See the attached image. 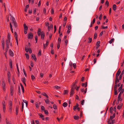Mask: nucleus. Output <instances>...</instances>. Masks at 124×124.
I'll list each match as a JSON object with an SVG mask.
<instances>
[{
  "instance_id": "obj_1",
  "label": "nucleus",
  "mask_w": 124,
  "mask_h": 124,
  "mask_svg": "<svg viewBox=\"0 0 124 124\" xmlns=\"http://www.w3.org/2000/svg\"><path fill=\"white\" fill-rule=\"evenodd\" d=\"M9 110L11 112L12 109V102L11 101H9Z\"/></svg>"
},
{
  "instance_id": "obj_2",
  "label": "nucleus",
  "mask_w": 124,
  "mask_h": 124,
  "mask_svg": "<svg viewBox=\"0 0 124 124\" xmlns=\"http://www.w3.org/2000/svg\"><path fill=\"white\" fill-rule=\"evenodd\" d=\"M33 37V35L32 33L31 32H30L28 35V38L29 39H32Z\"/></svg>"
},
{
  "instance_id": "obj_3",
  "label": "nucleus",
  "mask_w": 124,
  "mask_h": 124,
  "mask_svg": "<svg viewBox=\"0 0 124 124\" xmlns=\"http://www.w3.org/2000/svg\"><path fill=\"white\" fill-rule=\"evenodd\" d=\"M74 88H71V90H70V97H71L74 94Z\"/></svg>"
},
{
  "instance_id": "obj_4",
  "label": "nucleus",
  "mask_w": 124,
  "mask_h": 124,
  "mask_svg": "<svg viewBox=\"0 0 124 124\" xmlns=\"http://www.w3.org/2000/svg\"><path fill=\"white\" fill-rule=\"evenodd\" d=\"M8 79L9 83H10V72L8 71Z\"/></svg>"
},
{
  "instance_id": "obj_5",
  "label": "nucleus",
  "mask_w": 124,
  "mask_h": 124,
  "mask_svg": "<svg viewBox=\"0 0 124 124\" xmlns=\"http://www.w3.org/2000/svg\"><path fill=\"white\" fill-rule=\"evenodd\" d=\"M19 106L17 105L16 107V115H17L18 113V111L19 109Z\"/></svg>"
},
{
  "instance_id": "obj_6",
  "label": "nucleus",
  "mask_w": 124,
  "mask_h": 124,
  "mask_svg": "<svg viewBox=\"0 0 124 124\" xmlns=\"http://www.w3.org/2000/svg\"><path fill=\"white\" fill-rule=\"evenodd\" d=\"M38 115L39 116L40 118H42L43 120H45L44 117L41 113H39L38 114Z\"/></svg>"
},
{
  "instance_id": "obj_7",
  "label": "nucleus",
  "mask_w": 124,
  "mask_h": 124,
  "mask_svg": "<svg viewBox=\"0 0 124 124\" xmlns=\"http://www.w3.org/2000/svg\"><path fill=\"white\" fill-rule=\"evenodd\" d=\"M45 36V33L43 31L41 32V37L42 39H44Z\"/></svg>"
},
{
  "instance_id": "obj_8",
  "label": "nucleus",
  "mask_w": 124,
  "mask_h": 124,
  "mask_svg": "<svg viewBox=\"0 0 124 124\" xmlns=\"http://www.w3.org/2000/svg\"><path fill=\"white\" fill-rule=\"evenodd\" d=\"M10 92H11L10 94H11V95L12 96L13 95V88L12 87H10Z\"/></svg>"
},
{
  "instance_id": "obj_9",
  "label": "nucleus",
  "mask_w": 124,
  "mask_h": 124,
  "mask_svg": "<svg viewBox=\"0 0 124 124\" xmlns=\"http://www.w3.org/2000/svg\"><path fill=\"white\" fill-rule=\"evenodd\" d=\"M9 54L11 56H13L14 55L13 52L11 49L9 50Z\"/></svg>"
},
{
  "instance_id": "obj_10",
  "label": "nucleus",
  "mask_w": 124,
  "mask_h": 124,
  "mask_svg": "<svg viewBox=\"0 0 124 124\" xmlns=\"http://www.w3.org/2000/svg\"><path fill=\"white\" fill-rule=\"evenodd\" d=\"M31 58H33L34 60L36 61L37 60V58L36 57H35V55L33 54H31Z\"/></svg>"
},
{
  "instance_id": "obj_11",
  "label": "nucleus",
  "mask_w": 124,
  "mask_h": 124,
  "mask_svg": "<svg viewBox=\"0 0 124 124\" xmlns=\"http://www.w3.org/2000/svg\"><path fill=\"white\" fill-rule=\"evenodd\" d=\"M9 42L10 43V40L7 39L6 41V46H9Z\"/></svg>"
},
{
  "instance_id": "obj_12",
  "label": "nucleus",
  "mask_w": 124,
  "mask_h": 124,
  "mask_svg": "<svg viewBox=\"0 0 124 124\" xmlns=\"http://www.w3.org/2000/svg\"><path fill=\"white\" fill-rule=\"evenodd\" d=\"M11 20L12 23L16 21L15 19L13 17L11 16Z\"/></svg>"
},
{
  "instance_id": "obj_13",
  "label": "nucleus",
  "mask_w": 124,
  "mask_h": 124,
  "mask_svg": "<svg viewBox=\"0 0 124 124\" xmlns=\"http://www.w3.org/2000/svg\"><path fill=\"white\" fill-rule=\"evenodd\" d=\"M77 86L75 83H73L72 85L71 86V88H73L74 89L75 88V86Z\"/></svg>"
},
{
  "instance_id": "obj_14",
  "label": "nucleus",
  "mask_w": 124,
  "mask_h": 124,
  "mask_svg": "<svg viewBox=\"0 0 124 124\" xmlns=\"http://www.w3.org/2000/svg\"><path fill=\"white\" fill-rule=\"evenodd\" d=\"M9 65L10 68H12V60L10 59L9 60Z\"/></svg>"
},
{
  "instance_id": "obj_15",
  "label": "nucleus",
  "mask_w": 124,
  "mask_h": 124,
  "mask_svg": "<svg viewBox=\"0 0 124 124\" xmlns=\"http://www.w3.org/2000/svg\"><path fill=\"white\" fill-rule=\"evenodd\" d=\"M116 6L115 4H114L113 6V10L115 11L116 9Z\"/></svg>"
},
{
  "instance_id": "obj_16",
  "label": "nucleus",
  "mask_w": 124,
  "mask_h": 124,
  "mask_svg": "<svg viewBox=\"0 0 124 124\" xmlns=\"http://www.w3.org/2000/svg\"><path fill=\"white\" fill-rule=\"evenodd\" d=\"M20 85L21 87L22 90L23 92V93H24V87L22 84L20 83Z\"/></svg>"
},
{
  "instance_id": "obj_17",
  "label": "nucleus",
  "mask_w": 124,
  "mask_h": 124,
  "mask_svg": "<svg viewBox=\"0 0 124 124\" xmlns=\"http://www.w3.org/2000/svg\"><path fill=\"white\" fill-rule=\"evenodd\" d=\"M87 86V83L85 82V83H83L82 84V86H85V87H86Z\"/></svg>"
},
{
  "instance_id": "obj_18",
  "label": "nucleus",
  "mask_w": 124,
  "mask_h": 124,
  "mask_svg": "<svg viewBox=\"0 0 124 124\" xmlns=\"http://www.w3.org/2000/svg\"><path fill=\"white\" fill-rule=\"evenodd\" d=\"M41 94L44 95V96H46L47 98H48V95L46 94L45 93H42Z\"/></svg>"
},
{
  "instance_id": "obj_19",
  "label": "nucleus",
  "mask_w": 124,
  "mask_h": 124,
  "mask_svg": "<svg viewBox=\"0 0 124 124\" xmlns=\"http://www.w3.org/2000/svg\"><path fill=\"white\" fill-rule=\"evenodd\" d=\"M78 103H76L75 106L73 107V109L75 110L78 107Z\"/></svg>"
},
{
  "instance_id": "obj_20",
  "label": "nucleus",
  "mask_w": 124,
  "mask_h": 124,
  "mask_svg": "<svg viewBox=\"0 0 124 124\" xmlns=\"http://www.w3.org/2000/svg\"><path fill=\"white\" fill-rule=\"evenodd\" d=\"M23 26H24V29H28V28L26 24H25L24 23L23 24Z\"/></svg>"
},
{
  "instance_id": "obj_21",
  "label": "nucleus",
  "mask_w": 124,
  "mask_h": 124,
  "mask_svg": "<svg viewBox=\"0 0 124 124\" xmlns=\"http://www.w3.org/2000/svg\"><path fill=\"white\" fill-rule=\"evenodd\" d=\"M122 105L123 104H121L120 105H118L117 107V109L119 110L121 109Z\"/></svg>"
},
{
  "instance_id": "obj_22",
  "label": "nucleus",
  "mask_w": 124,
  "mask_h": 124,
  "mask_svg": "<svg viewBox=\"0 0 124 124\" xmlns=\"http://www.w3.org/2000/svg\"><path fill=\"white\" fill-rule=\"evenodd\" d=\"M67 105L68 104L66 102H65L64 103L62 104L63 106L64 107H66V106H67Z\"/></svg>"
},
{
  "instance_id": "obj_23",
  "label": "nucleus",
  "mask_w": 124,
  "mask_h": 124,
  "mask_svg": "<svg viewBox=\"0 0 124 124\" xmlns=\"http://www.w3.org/2000/svg\"><path fill=\"white\" fill-rule=\"evenodd\" d=\"M29 48V46H27L26 47H25V51L27 52L28 51Z\"/></svg>"
},
{
  "instance_id": "obj_24",
  "label": "nucleus",
  "mask_w": 124,
  "mask_h": 124,
  "mask_svg": "<svg viewBox=\"0 0 124 124\" xmlns=\"http://www.w3.org/2000/svg\"><path fill=\"white\" fill-rule=\"evenodd\" d=\"M29 5H27L26 6L25 8L24 11L25 12H26L27 10V8L29 7Z\"/></svg>"
},
{
  "instance_id": "obj_25",
  "label": "nucleus",
  "mask_w": 124,
  "mask_h": 124,
  "mask_svg": "<svg viewBox=\"0 0 124 124\" xmlns=\"http://www.w3.org/2000/svg\"><path fill=\"white\" fill-rule=\"evenodd\" d=\"M123 84H122L118 89V92H119L121 90H122V88L123 87Z\"/></svg>"
},
{
  "instance_id": "obj_26",
  "label": "nucleus",
  "mask_w": 124,
  "mask_h": 124,
  "mask_svg": "<svg viewBox=\"0 0 124 124\" xmlns=\"http://www.w3.org/2000/svg\"><path fill=\"white\" fill-rule=\"evenodd\" d=\"M121 73V71H120V69H118L117 71L116 74L119 75Z\"/></svg>"
},
{
  "instance_id": "obj_27",
  "label": "nucleus",
  "mask_w": 124,
  "mask_h": 124,
  "mask_svg": "<svg viewBox=\"0 0 124 124\" xmlns=\"http://www.w3.org/2000/svg\"><path fill=\"white\" fill-rule=\"evenodd\" d=\"M31 77L32 80V81H34L35 78V77L33 75H31Z\"/></svg>"
},
{
  "instance_id": "obj_28",
  "label": "nucleus",
  "mask_w": 124,
  "mask_h": 124,
  "mask_svg": "<svg viewBox=\"0 0 124 124\" xmlns=\"http://www.w3.org/2000/svg\"><path fill=\"white\" fill-rule=\"evenodd\" d=\"M45 100L46 103L47 104H49V101L48 99H47L46 100Z\"/></svg>"
},
{
  "instance_id": "obj_29",
  "label": "nucleus",
  "mask_w": 124,
  "mask_h": 124,
  "mask_svg": "<svg viewBox=\"0 0 124 124\" xmlns=\"http://www.w3.org/2000/svg\"><path fill=\"white\" fill-rule=\"evenodd\" d=\"M18 94L19 95H21V91L20 86H19L18 87Z\"/></svg>"
},
{
  "instance_id": "obj_30",
  "label": "nucleus",
  "mask_w": 124,
  "mask_h": 124,
  "mask_svg": "<svg viewBox=\"0 0 124 124\" xmlns=\"http://www.w3.org/2000/svg\"><path fill=\"white\" fill-rule=\"evenodd\" d=\"M26 79L25 77H24L23 78H22V81L23 83H25V81L26 80Z\"/></svg>"
},
{
  "instance_id": "obj_31",
  "label": "nucleus",
  "mask_w": 124,
  "mask_h": 124,
  "mask_svg": "<svg viewBox=\"0 0 124 124\" xmlns=\"http://www.w3.org/2000/svg\"><path fill=\"white\" fill-rule=\"evenodd\" d=\"M114 40V38H112L109 41V43L110 44H111Z\"/></svg>"
},
{
  "instance_id": "obj_32",
  "label": "nucleus",
  "mask_w": 124,
  "mask_h": 124,
  "mask_svg": "<svg viewBox=\"0 0 124 124\" xmlns=\"http://www.w3.org/2000/svg\"><path fill=\"white\" fill-rule=\"evenodd\" d=\"M74 119L75 120L78 119L79 118V116H74Z\"/></svg>"
},
{
  "instance_id": "obj_33",
  "label": "nucleus",
  "mask_w": 124,
  "mask_h": 124,
  "mask_svg": "<svg viewBox=\"0 0 124 124\" xmlns=\"http://www.w3.org/2000/svg\"><path fill=\"white\" fill-rule=\"evenodd\" d=\"M25 55L26 56L27 59H29V55L27 53H25Z\"/></svg>"
},
{
  "instance_id": "obj_34",
  "label": "nucleus",
  "mask_w": 124,
  "mask_h": 124,
  "mask_svg": "<svg viewBox=\"0 0 124 124\" xmlns=\"http://www.w3.org/2000/svg\"><path fill=\"white\" fill-rule=\"evenodd\" d=\"M12 23L14 25V26L15 27V28L17 26V24L16 21H15L13 23Z\"/></svg>"
},
{
  "instance_id": "obj_35",
  "label": "nucleus",
  "mask_w": 124,
  "mask_h": 124,
  "mask_svg": "<svg viewBox=\"0 0 124 124\" xmlns=\"http://www.w3.org/2000/svg\"><path fill=\"white\" fill-rule=\"evenodd\" d=\"M97 34L96 33H95L94 35V39H96L97 38Z\"/></svg>"
},
{
  "instance_id": "obj_36",
  "label": "nucleus",
  "mask_w": 124,
  "mask_h": 124,
  "mask_svg": "<svg viewBox=\"0 0 124 124\" xmlns=\"http://www.w3.org/2000/svg\"><path fill=\"white\" fill-rule=\"evenodd\" d=\"M44 113L45 114H46V115H48V111L47 110H45L44 111Z\"/></svg>"
},
{
  "instance_id": "obj_37",
  "label": "nucleus",
  "mask_w": 124,
  "mask_h": 124,
  "mask_svg": "<svg viewBox=\"0 0 124 124\" xmlns=\"http://www.w3.org/2000/svg\"><path fill=\"white\" fill-rule=\"evenodd\" d=\"M68 91L67 90H64V94H67Z\"/></svg>"
},
{
  "instance_id": "obj_38",
  "label": "nucleus",
  "mask_w": 124,
  "mask_h": 124,
  "mask_svg": "<svg viewBox=\"0 0 124 124\" xmlns=\"http://www.w3.org/2000/svg\"><path fill=\"white\" fill-rule=\"evenodd\" d=\"M89 41H88V43H91V42L92 41V38H88Z\"/></svg>"
},
{
  "instance_id": "obj_39",
  "label": "nucleus",
  "mask_w": 124,
  "mask_h": 124,
  "mask_svg": "<svg viewBox=\"0 0 124 124\" xmlns=\"http://www.w3.org/2000/svg\"><path fill=\"white\" fill-rule=\"evenodd\" d=\"M53 108L55 109H57V107L56 105L55 104H54L53 105Z\"/></svg>"
},
{
  "instance_id": "obj_40",
  "label": "nucleus",
  "mask_w": 124,
  "mask_h": 124,
  "mask_svg": "<svg viewBox=\"0 0 124 124\" xmlns=\"http://www.w3.org/2000/svg\"><path fill=\"white\" fill-rule=\"evenodd\" d=\"M45 109L44 107V106H41V109L42 111H44L45 110Z\"/></svg>"
},
{
  "instance_id": "obj_41",
  "label": "nucleus",
  "mask_w": 124,
  "mask_h": 124,
  "mask_svg": "<svg viewBox=\"0 0 124 124\" xmlns=\"http://www.w3.org/2000/svg\"><path fill=\"white\" fill-rule=\"evenodd\" d=\"M113 108L112 107H111L110 108V113H112L113 112Z\"/></svg>"
},
{
  "instance_id": "obj_42",
  "label": "nucleus",
  "mask_w": 124,
  "mask_h": 124,
  "mask_svg": "<svg viewBox=\"0 0 124 124\" xmlns=\"http://www.w3.org/2000/svg\"><path fill=\"white\" fill-rule=\"evenodd\" d=\"M2 87H4V86H5V83L4 81H3L2 82Z\"/></svg>"
},
{
  "instance_id": "obj_43",
  "label": "nucleus",
  "mask_w": 124,
  "mask_h": 124,
  "mask_svg": "<svg viewBox=\"0 0 124 124\" xmlns=\"http://www.w3.org/2000/svg\"><path fill=\"white\" fill-rule=\"evenodd\" d=\"M12 80L14 84H15L16 82L15 79L14 77H13Z\"/></svg>"
},
{
  "instance_id": "obj_44",
  "label": "nucleus",
  "mask_w": 124,
  "mask_h": 124,
  "mask_svg": "<svg viewBox=\"0 0 124 124\" xmlns=\"http://www.w3.org/2000/svg\"><path fill=\"white\" fill-rule=\"evenodd\" d=\"M100 41H97L96 42V45L97 46L98 45L99 46V47L100 46V45H99V44H100Z\"/></svg>"
},
{
  "instance_id": "obj_45",
  "label": "nucleus",
  "mask_w": 124,
  "mask_h": 124,
  "mask_svg": "<svg viewBox=\"0 0 124 124\" xmlns=\"http://www.w3.org/2000/svg\"><path fill=\"white\" fill-rule=\"evenodd\" d=\"M79 86L78 87L77 86H76L75 88H74L76 89L77 91H78V90L79 88Z\"/></svg>"
},
{
  "instance_id": "obj_46",
  "label": "nucleus",
  "mask_w": 124,
  "mask_h": 124,
  "mask_svg": "<svg viewBox=\"0 0 124 124\" xmlns=\"http://www.w3.org/2000/svg\"><path fill=\"white\" fill-rule=\"evenodd\" d=\"M105 4L107 5V7L109 6V2L107 0Z\"/></svg>"
},
{
  "instance_id": "obj_47",
  "label": "nucleus",
  "mask_w": 124,
  "mask_h": 124,
  "mask_svg": "<svg viewBox=\"0 0 124 124\" xmlns=\"http://www.w3.org/2000/svg\"><path fill=\"white\" fill-rule=\"evenodd\" d=\"M101 27H102L103 29H107L108 28V26H106L105 27L104 26H103L102 25L101 26Z\"/></svg>"
},
{
  "instance_id": "obj_48",
  "label": "nucleus",
  "mask_w": 124,
  "mask_h": 124,
  "mask_svg": "<svg viewBox=\"0 0 124 124\" xmlns=\"http://www.w3.org/2000/svg\"><path fill=\"white\" fill-rule=\"evenodd\" d=\"M58 43H60L61 42V39L59 37L58 38Z\"/></svg>"
},
{
  "instance_id": "obj_49",
  "label": "nucleus",
  "mask_w": 124,
  "mask_h": 124,
  "mask_svg": "<svg viewBox=\"0 0 124 124\" xmlns=\"http://www.w3.org/2000/svg\"><path fill=\"white\" fill-rule=\"evenodd\" d=\"M85 102V100H83L81 101V104L82 105H83L84 104V103Z\"/></svg>"
},
{
  "instance_id": "obj_50",
  "label": "nucleus",
  "mask_w": 124,
  "mask_h": 124,
  "mask_svg": "<svg viewBox=\"0 0 124 124\" xmlns=\"http://www.w3.org/2000/svg\"><path fill=\"white\" fill-rule=\"evenodd\" d=\"M35 38L36 40V43H37L38 41V37L37 36H36L35 37Z\"/></svg>"
},
{
  "instance_id": "obj_51",
  "label": "nucleus",
  "mask_w": 124,
  "mask_h": 124,
  "mask_svg": "<svg viewBox=\"0 0 124 124\" xmlns=\"http://www.w3.org/2000/svg\"><path fill=\"white\" fill-rule=\"evenodd\" d=\"M28 51L31 54L32 53V51L31 50V49L30 48H29L28 49Z\"/></svg>"
},
{
  "instance_id": "obj_52",
  "label": "nucleus",
  "mask_w": 124,
  "mask_h": 124,
  "mask_svg": "<svg viewBox=\"0 0 124 124\" xmlns=\"http://www.w3.org/2000/svg\"><path fill=\"white\" fill-rule=\"evenodd\" d=\"M60 43H58L57 46V48L58 49H59L60 47Z\"/></svg>"
},
{
  "instance_id": "obj_53",
  "label": "nucleus",
  "mask_w": 124,
  "mask_h": 124,
  "mask_svg": "<svg viewBox=\"0 0 124 124\" xmlns=\"http://www.w3.org/2000/svg\"><path fill=\"white\" fill-rule=\"evenodd\" d=\"M73 67H74V69H76V63H73Z\"/></svg>"
},
{
  "instance_id": "obj_54",
  "label": "nucleus",
  "mask_w": 124,
  "mask_h": 124,
  "mask_svg": "<svg viewBox=\"0 0 124 124\" xmlns=\"http://www.w3.org/2000/svg\"><path fill=\"white\" fill-rule=\"evenodd\" d=\"M55 88L57 89H59L60 88V87L58 86L57 85H55L54 86Z\"/></svg>"
},
{
  "instance_id": "obj_55",
  "label": "nucleus",
  "mask_w": 124,
  "mask_h": 124,
  "mask_svg": "<svg viewBox=\"0 0 124 124\" xmlns=\"http://www.w3.org/2000/svg\"><path fill=\"white\" fill-rule=\"evenodd\" d=\"M35 105L37 108H39V106L37 102H36L35 104Z\"/></svg>"
},
{
  "instance_id": "obj_56",
  "label": "nucleus",
  "mask_w": 124,
  "mask_h": 124,
  "mask_svg": "<svg viewBox=\"0 0 124 124\" xmlns=\"http://www.w3.org/2000/svg\"><path fill=\"white\" fill-rule=\"evenodd\" d=\"M102 15L101 14L100 15L99 17V19L100 20H101L102 18Z\"/></svg>"
},
{
  "instance_id": "obj_57",
  "label": "nucleus",
  "mask_w": 124,
  "mask_h": 124,
  "mask_svg": "<svg viewBox=\"0 0 124 124\" xmlns=\"http://www.w3.org/2000/svg\"><path fill=\"white\" fill-rule=\"evenodd\" d=\"M2 44H4V38H2Z\"/></svg>"
},
{
  "instance_id": "obj_58",
  "label": "nucleus",
  "mask_w": 124,
  "mask_h": 124,
  "mask_svg": "<svg viewBox=\"0 0 124 124\" xmlns=\"http://www.w3.org/2000/svg\"><path fill=\"white\" fill-rule=\"evenodd\" d=\"M38 55H39L40 56L41 55V50H39V52L38 53Z\"/></svg>"
},
{
  "instance_id": "obj_59",
  "label": "nucleus",
  "mask_w": 124,
  "mask_h": 124,
  "mask_svg": "<svg viewBox=\"0 0 124 124\" xmlns=\"http://www.w3.org/2000/svg\"><path fill=\"white\" fill-rule=\"evenodd\" d=\"M97 60V59L96 58H95L93 60V62L94 64H95L96 62V60Z\"/></svg>"
},
{
  "instance_id": "obj_60",
  "label": "nucleus",
  "mask_w": 124,
  "mask_h": 124,
  "mask_svg": "<svg viewBox=\"0 0 124 124\" xmlns=\"http://www.w3.org/2000/svg\"><path fill=\"white\" fill-rule=\"evenodd\" d=\"M28 29H24V33L25 34H26L27 33V30Z\"/></svg>"
},
{
  "instance_id": "obj_61",
  "label": "nucleus",
  "mask_w": 124,
  "mask_h": 124,
  "mask_svg": "<svg viewBox=\"0 0 124 124\" xmlns=\"http://www.w3.org/2000/svg\"><path fill=\"white\" fill-rule=\"evenodd\" d=\"M15 38L16 40L18 39V35L17 34L16 35H15Z\"/></svg>"
},
{
  "instance_id": "obj_62",
  "label": "nucleus",
  "mask_w": 124,
  "mask_h": 124,
  "mask_svg": "<svg viewBox=\"0 0 124 124\" xmlns=\"http://www.w3.org/2000/svg\"><path fill=\"white\" fill-rule=\"evenodd\" d=\"M30 63H31V66L32 67H33V64L32 62V61H31Z\"/></svg>"
},
{
  "instance_id": "obj_63",
  "label": "nucleus",
  "mask_w": 124,
  "mask_h": 124,
  "mask_svg": "<svg viewBox=\"0 0 124 124\" xmlns=\"http://www.w3.org/2000/svg\"><path fill=\"white\" fill-rule=\"evenodd\" d=\"M51 14H54V10L53 8H52L51 9Z\"/></svg>"
},
{
  "instance_id": "obj_64",
  "label": "nucleus",
  "mask_w": 124,
  "mask_h": 124,
  "mask_svg": "<svg viewBox=\"0 0 124 124\" xmlns=\"http://www.w3.org/2000/svg\"><path fill=\"white\" fill-rule=\"evenodd\" d=\"M108 124H111V122L110 121V119H109L108 121Z\"/></svg>"
}]
</instances>
